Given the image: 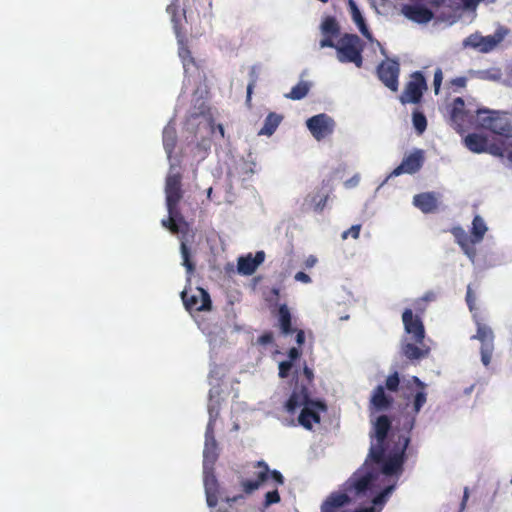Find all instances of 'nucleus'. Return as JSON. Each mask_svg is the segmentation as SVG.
<instances>
[{
	"instance_id": "f257e3e1",
	"label": "nucleus",
	"mask_w": 512,
	"mask_h": 512,
	"mask_svg": "<svg viewBox=\"0 0 512 512\" xmlns=\"http://www.w3.org/2000/svg\"><path fill=\"white\" fill-rule=\"evenodd\" d=\"M373 425L370 432L369 454L362 466L346 482V491H354L357 497L372 496L384 484L387 485L372 499V506L356 509L354 512H381L389 496L396 488V481L390 483V477L399 475L405 459V451L410 443V437L399 439L393 448H389L388 432L391 421L386 415H380L371 420Z\"/></svg>"
},
{
	"instance_id": "f03ea898",
	"label": "nucleus",
	"mask_w": 512,
	"mask_h": 512,
	"mask_svg": "<svg viewBox=\"0 0 512 512\" xmlns=\"http://www.w3.org/2000/svg\"><path fill=\"white\" fill-rule=\"evenodd\" d=\"M179 163L171 162L168 175L165 182L166 207L168 218L163 219L161 224L169 229L173 234L179 232V224L184 222V218L177 209V205L182 198L181 176L176 167Z\"/></svg>"
},
{
	"instance_id": "7ed1b4c3",
	"label": "nucleus",
	"mask_w": 512,
	"mask_h": 512,
	"mask_svg": "<svg viewBox=\"0 0 512 512\" xmlns=\"http://www.w3.org/2000/svg\"><path fill=\"white\" fill-rule=\"evenodd\" d=\"M297 408H302L298 422L304 428L311 430L313 423L320 422L319 411H325L326 406L320 401L311 400L304 387H296L285 404L289 413H294Z\"/></svg>"
},
{
	"instance_id": "20e7f679",
	"label": "nucleus",
	"mask_w": 512,
	"mask_h": 512,
	"mask_svg": "<svg viewBox=\"0 0 512 512\" xmlns=\"http://www.w3.org/2000/svg\"><path fill=\"white\" fill-rule=\"evenodd\" d=\"M362 50V41L357 35L345 34L336 43V58L341 63H353L361 67Z\"/></svg>"
},
{
	"instance_id": "39448f33",
	"label": "nucleus",
	"mask_w": 512,
	"mask_h": 512,
	"mask_svg": "<svg viewBox=\"0 0 512 512\" xmlns=\"http://www.w3.org/2000/svg\"><path fill=\"white\" fill-rule=\"evenodd\" d=\"M480 125L491 130L495 134L512 136V125L507 117L499 111L490 109H476Z\"/></svg>"
},
{
	"instance_id": "423d86ee",
	"label": "nucleus",
	"mask_w": 512,
	"mask_h": 512,
	"mask_svg": "<svg viewBox=\"0 0 512 512\" xmlns=\"http://www.w3.org/2000/svg\"><path fill=\"white\" fill-rule=\"evenodd\" d=\"M506 36V31L498 29L493 35L482 36L478 33L471 34L463 41L464 47H471L481 53H488L496 48Z\"/></svg>"
},
{
	"instance_id": "0eeeda50",
	"label": "nucleus",
	"mask_w": 512,
	"mask_h": 512,
	"mask_svg": "<svg viewBox=\"0 0 512 512\" xmlns=\"http://www.w3.org/2000/svg\"><path fill=\"white\" fill-rule=\"evenodd\" d=\"M306 126L312 136L317 141H321L333 133L335 121L329 115L320 113L308 118Z\"/></svg>"
},
{
	"instance_id": "6e6552de",
	"label": "nucleus",
	"mask_w": 512,
	"mask_h": 512,
	"mask_svg": "<svg viewBox=\"0 0 512 512\" xmlns=\"http://www.w3.org/2000/svg\"><path fill=\"white\" fill-rule=\"evenodd\" d=\"M256 467L259 469V471L257 472V479L254 480V481H252V480H244L241 483V485L243 487V490L247 494H250L253 491L257 490L260 487V485L262 483H264L268 479L269 475L278 484H283L284 478H283L282 474L279 471H276V470H273V471L270 472L269 468H268V465L264 461L257 462Z\"/></svg>"
},
{
	"instance_id": "1a4fd4ad",
	"label": "nucleus",
	"mask_w": 512,
	"mask_h": 512,
	"mask_svg": "<svg viewBox=\"0 0 512 512\" xmlns=\"http://www.w3.org/2000/svg\"><path fill=\"white\" fill-rule=\"evenodd\" d=\"M179 5H176L175 2L169 4L166 8L167 13L171 16V22L173 23V28L178 39L179 43V57L182 60L184 72L187 74L190 70V65H194V59L190 55V51L183 46L182 39L180 38L179 27H178V17L184 15V13L177 14V8Z\"/></svg>"
},
{
	"instance_id": "9d476101",
	"label": "nucleus",
	"mask_w": 512,
	"mask_h": 512,
	"mask_svg": "<svg viewBox=\"0 0 512 512\" xmlns=\"http://www.w3.org/2000/svg\"><path fill=\"white\" fill-rule=\"evenodd\" d=\"M424 162V154L420 149H416L409 155L405 156L401 162V164L396 167L388 176L387 179L391 177H397L402 174H414L420 170Z\"/></svg>"
},
{
	"instance_id": "9b49d317",
	"label": "nucleus",
	"mask_w": 512,
	"mask_h": 512,
	"mask_svg": "<svg viewBox=\"0 0 512 512\" xmlns=\"http://www.w3.org/2000/svg\"><path fill=\"white\" fill-rule=\"evenodd\" d=\"M426 89V81L420 72H415L412 79L407 83L400 100L405 103H418L422 97L423 90Z\"/></svg>"
},
{
	"instance_id": "f8f14e48",
	"label": "nucleus",
	"mask_w": 512,
	"mask_h": 512,
	"mask_svg": "<svg viewBox=\"0 0 512 512\" xmlns=\"http://www.w3.org/2000/svg\"><path fill=\"white\" fill-rule=\"evenodd\" d=\"M379 79L392 91L398 89L399 63L396 60L387 59L377 68Z\"/></svg>"
},
{
	"instance_id": "ddd939ff",
	"label": "nucleus",
	"mask_w": 512,
	"mask_h": 512,
	"mask_svg": "<svg viewBox=\"0 0 512 512\" xmlns=\"http://www.w3.org/2000/svg\"><path fill=\"white\" fill-rule=\"evenodd\" d=\"M402 321L405 332L411 335V339L422 345L425 338V330L419 317L414 316L411 309H406L402 314Z\"/></svg>"
},
{
	"instance_id": "4468645a",
	"label": "nucleus",
	"mask_w": 512,
	"mask_h": 512,
	"mask_svg": "<svg viewBox=\"0 0 512 512\" xmlns=\"http://www.w3.org/2000/svg\"><path fill=\"white\" fill-rule=\"evenodd\" d=\"M219 456V446L214 436V430L206 429L203 449V466L207 470L212 468Z\"/></svg>"
},
{
	"instance_id": "2eb2a0df",
	"label": "nucleus",
	"mask_w": 512,
	"mask_h": 512,
	"mask_svg": "<svg viewBox=\"0 0 512 512\" xmlns=\"http://www.w3.org/2000/svg\"><path fill=\"white\" fill-rule=\"evenodd\" d=\"M401 13L409 20L418 24H426L433 18V12L420 4H405Z\"/></svg>"
},
{
	"instance_id": "dca6fc26",
	"label": "nucleus",
	"mask_w": 512,
	"mask_h": 512,
	"mask_svg": "<svg viewBox=\"0 0 512 512\" xmlns=\"http://www.w3.org/2000/svg\"><path fill=\"white\" fill-rule=\"evenodd\" d=\"M473 113H475V111H472L469 108H465V102L461 97L454 99L451 110V120L455 126V129L460 131L463 127V124L473 118Z\"/></svg>"
},
{
	"instance_id": "f3484780",
	"label": "nucleus",
	"mask_w": 512,
	"mask_h": 512,
	"mask_svg": "<svg viewBox=\"0 0 512 512\" xmlns=\"http://www.w3.org/2000/svg\"><path fill=\"white\" fill-rule=\"evenodd\" d=\"M198 295H192L188 296V293L186 291H183L181 293V297L183 300V303L185 307L188 310H197V311H203L209 309L211 305L210 297L208 293L201 289H197Z\"/></svg>"
},
{
	"instance_id": "a211bd4d",
	"label": "nucleus",
	"mask_w": 512,
	"mask_h": 512,
	"mask_svg": "<svg viewBox=\"0 0 512 512\" xmlns=\"http://www.w3.org/2000/svg\"><path fill=\"white\" fill-rule=\"evenodd\" d=\"M451 233L454 236L456 243L461 247L463 253L472 262H474L477 255V250L475 248L477 243H472V236L468 235V233L459 226L452 228Z\"/></svg>"
},
{
	"instance_id": "6ab92c4d",
	"label": "nucleus",
	"mask_w": 512,
	"mask_h": 512,
	"mask_svg": "<svg viewBox=\"0 0 512 512\" xmlns=\"http://www.w3.org/2000/svg\"><path fill=\"white\" fill-rule=\"evenodd\" d=\"M265 260L264 251L256 252L253 257L251 253L246 256H241L238 258L237 270L239 274L249 276L252 275L259 265H261Z\"/></svg>"
},
{
	"instance_id": "aec40b11",
	"label": "nucleus",
	"mask_w": 512,
	"mask_h": 512,
	"mask_svg": "<svg viewBox=\"0 0 512 512\" xmlns=\"http://www.w3.org/2000/svg\"><path fill=\"white\" fill-rule=\"evenodd\" d=\"M203 475L207 505L210 508L216 507L218 505V498L216 496L217 481L213 475V467L206 470L203 466Z\"/></svg>"
},
{
	"instance_id": "412c9836",
	"label": "nucleus",
	"mask_w": 512,
	"mask_h": 512,
	"mask_svg": "<svg viewBox=\"0 0 512 512\" xmlns=\"http://www.w3.org/2000/svg\"><path fill=\"white\" fill-rule=\"evenodd\" d=\"M177 142V134L176 129L172 122L170 121L163 129V147L165 153L167 155V159L169 163L176 162L179 163L177 158H173L172 153L174 151L175 145Z\"/></svg>"
},
{
	"instance_id": "4be33fe9",
	"label": "nucleus",
	"mask_w": 512,
	"mask_h": 512,
	"mask_svg": "<svg viewBox=\"0 0 512 512\" xmlns=\"http://www.w3.org/2000/svg\"><path fill=\"white\" fill-rule=\"evenodd\" d=\"M392 403V398L387 396L384 387L378 385L372 393L370 405L373 412L386 411Z\"/></svg>"
},
{
	"instance_id": "5701e85b",
	"label": "nucleus",
	"mask_w": 512,
	"mask_h": 512,
	"mask_svg": "<svg viewBox=\"0 0 512 512\" xmlns=\"http://www.w3.org/2000/svg\"><path fill=\"white\" fill-rule=\"evenodd\" d=\"M401 351L409 360H419L425 358L429 353V348H421L417 343H412L408 338H403L401 342Z\"/></svg>"
},
{
	"instance_id": "b1692460",
	"label": "nucleus",
	"mask_w": 512,
	"mask_h": 512,
	"mask_svg": "<svg viewBox=\"0 0 512 512\" xmlns=\"http://www.w3.org/2000/svg\"><path fill=\"white\" fill-rule=\"evenodd\" d=\"M349 502L350 498L346 493L334 492L322 503L321 512H336L337 509L345 506Z\"/></svg>"
},
{
	"instance_id": "393cba45",
	"label": "nucleus",
	"mask_w": 512,
	"mask_h": 512,
	"mask_svg": "<svg viewBox=\"0 0 512 512\" xmlns=\"http://www.w3.org/2000/svg\"><path fill=\"white\" fill-rule=\"evenodd\" d=\"M212 385V388L209 392V403H208V414H209V421L207 423L206 429L210 428L211 430H214V424L215 421L219 415V389L210 383Z\"/></svg>"
},
{
	"instance_id": "a878e982",
	"label": "nucleus",
	"mask_w": 512,
	"mask_h": 512,
	"mask_svg": "<svg viewBox=\"0 0 512 512\" xmlns=\"http://www.w3.org/2000/svg\"><path fill=\"white\" fill-rule=\"evenodd\" d=\"M413 204L423 213H430L436 209L437 200L433 193L427 192L415 195Z\"/></svg>"
},
{
	"instance_id": "bb28decb",
	"label": "nucleus",
	"mask_w": 512,
	"mask_h": 512,
	"mask_svg": "<svg viewBox=\"0 0 512 512\" xmlns=\"http://www.w3.org/2000/svg\"><path fill=\"white\" fill-rule=\"evenodd\" d=\"M349 8H350L352 19L358 26L361 34L364 37H366L368 40L373 41L372 35L369 32L367 25L365 24V20L362 16L358 6L356 5V3L353 0H349Z\"/></svg>"
},
{
	"instance_id": "cd10ccee",
	"label": "nucleus",
	"mask_w": 512,
	"mask_h": 512,
	"mask_svg": "<svg viewBox=\"0 0 512 512\" xmlns=\"http://www.w3.org/2000/svg\"><path fill=\"white\" fill-rule=\"evenodd\" d=\"M327 202V195L319 191L308 194L304 200V205L316 212H321Z\"/></svg>"
},
{
	"instance_id": "c85d7f7f",
	"label": "nucleus",
	"mask_w": 512,
	"mask_h": 512,
	"mask_svg": "<svg viewBox=\"0 0 512 512\" xmlns=\"http://www.w3.org/2000/svg\"><path fill=\"white\" fill-rule=\"evenodd\" d=\"M487 230L488 227L484 219L479 215L475 216L471 228L472 243L479 244L483 240Z\"/></svg>"
},
{
	"instance_id": "c756f323",
	"label": "nucleus",
	"mask_w": 512,
	"mask_h": 512,
	"mask_svg": "<svg viewBox=\"0 0 512 512\" xmlns=\"http://www.w3.org/2000/svg\"><path fill=\"white\" fill-rule=\"evenodd\" d=\"M467 148L474 153H481L486 150L487 141L484 137L478 134H469L465 138Z\"/></svg>"
},
{
	"instance_id": "7c9ffc66",
	"label": "nucleus",
	"mask_w": 512,
	"mask_h": 512,
	"mask_svg": "<svg viewBox=\"0 0 512 512\" xmlns=\"http://www.w3.org/2000/svg\"><path fill=\"white\" fill-rule=\"evenodd\" d=\"M282 117L276 113H270L265 121L263 127L258 132L259 135L271 136L279 126Z\"/></svg>"
},
{
	"instance_id": "2f4dec72",
	"label": "nucleus",
	"mask_w": 512,
	"mask_h": 512,
	"mask_svg": "<svg viewBox=\"0 0 512 512\" xmlns=\"http://www.w3.org/2000/svg\"><path fill=\"white\" fill-rule=\"evenodd\" d=\"M279 323L281 332L284 335H289L293 333V329L291 327V314L288 307L285 304L279 307Z\"/></svg>"
},
{
	"instance_id": "473e14b6",
	"label": "nucleus",
	"mask_w": 512,
	"mask_h": 512,
	"mask_svg": "<svg viewBox=\"0 0 512 512\" xmlns=\"http://www.w3.org/2000/svg\"><path fill=\"white\" fill-rule=\"evenodd\" d=\"M309 91V83L300 82L296 86L292 88L290 93L286 95L288 98L293 100H301L303 99Z\"/></svg>"
},
{
	"instance_id": "72a5a7b5",
	"label": "nucleus",
	"mask_w": 512,
	"mask_h": 512,
	"mask_svg": "<svg viewBox=\"0 0 512 512\" xmlns=\"http://www.w3.org/2000/svg\"><path fill=\"white\" fill-rule=\"evenodd\" d=\"M472 338L478 339L482 344L493 343V332L489 327L478 324L477 334Z\"/></svg>"
},
{
	"instance_id": "f704fd0d",
	"label": "nucleus",
	"mask_w": 512,
	"mask_h": 512,
	"mask_svg": "<svg viewBox=\"0 0 512 512\" xmlns=\"http://www.w3.org/2000/svg\"><path fill=\"white\" fill-rule=\"evenodd\" d=\"M321 30L324 35L333 36L338 33L339 28L335 19L328 17L323 21L321 25Z\"/></svg>"
},
{
	"instance_id": "c9c22d12",
	"label": "nucleus",
	"mask_w": 512,
	"mask_h": 512,
	"mask_svg": "<svg viewBox=\"0 0 512 512\" xmlns=\"http://www.w3.org/2000/svg\"><path fill=\"white\" fill-rule=\"evenodd\" d=\"M180 253L182 257V265L186 268L187 273H192L194 271V265L190 261L189 249L183 241L181 242Z\"/></svg>"
},
{
	"instance_id": "e433bc0d",
	"label": "nucleus",
	"mask_w": 512,
	"mask_h": 512,
	"mask_svg": "<svg viewBox=\"0 0 512 512\" xmlns=\"http://www.w3.org/2000/svg\"><path fill=\"white\" fill-rule=\"evenodd\" d=\"M412 120H413V126H414L415 130L418 132V134H422L426 130V127H427L426 117L422 113L415 111L413 113Z\"/></svg>"
},
{
	"instance_id": "4c0bfd02",
	"label": "nucleus",
	"mask_w": 512,
	"mask_h": 512,
	"mask_svg": "<svg viewBox=\"0 0 512 512\" xmlns=\"http://www.w3.org/2000/svg\"><path fill=\"white\" fill-rule=\"evenodd\" d=\"M481 362L484 366H488L491 362L493 343H485L481 345Z\"/></svg>"
},
{
	"instance_id": "58836bf2",
	"label": "nucleus",
	"mask_w": 512,
	"mask_h": 512,
	"mask_svg": "<svg viewBox=\"0 0 512 512\" xmlns=\"http://www.w3.org/2000/svg\"><path fill=\"white\" fill-rule=\"evenodd\" d=\"M280 501V495L277 489L269 491L265 494L264 507L267 508L272 504Z\"/></svg>"
},
{
	"instance_id": "ea45409f",
	"label": "nucleus",
	"mask_w": 512,
	"mask_h": 512,
	"mask_svg": "<svg viewBox=\"0 0 512 512\" xmlns=\"http://www.w3.org/2000/svg\"><path fill=\"white\" fill-rule=\"evenodd\" d=\"M399 382H400V380H399L398 373H394L393 375H390L386 379V387L388 390L394 392L398 389Z\"/></svg>"
},
{
	"instance_id": "a19ab883",
	"label": "nucleus",
	"mask_w": 512,
	"mask_h": 512,
	"mask_svg": "<svg viewBox=\"0 0 512 512\" xmlns=\"http://www.w3.org/2000/svg\"><path fill=\"white\" fill-rule=\"evenodd\" d=\"M426 402V394L424 392H418L414 398V411L418 413Z\"/></svg>"
},
{
	"instance_id": "79ce46f5",
	"label": "nucleus",
	"mask_w": 512,
	"mask_h": 512,
	"mask_svg": "<svg viewBox=\"0 0 512 512\" xmlns=\"http://www.w3.org/2000/svg\"><path fill=\"white\" fill-rule=\"evenodd\" d=\"M443 79L442 70L440 68H437L434 73V80H433V86L435 94H438L440 91L441 83Z\"/></svg>"
},
{
	"instance_id": "37998d69",
	"label": "nucleus",
	"mask_w": 512,
	"mask_h": 512,
	"mask_svg": "<svg viewBox=\"0 0 512 512\" xmlns=\"http://www.w3.org/2000/svg\"><path fill=\"white\" fill-rule=\"evenodd\" d=\"M292 368L291 361H282L279 363V376L281 378H286L290 369Z\"/></svg>"
},
{
	"instance_id": "c03bdc74",
	"label": "nucleus",
	"mask_w": 512,
	"mask_h": 512,
	"mask_svg": "<svg viewBox=\"0 0 512 512\" xmlns=\"http://www.w3.org/2000/svg\"><path fill=\"white\" fill-rule=\"evenodd\" d=\"M360 229V225H353L349 230L342 233V239H347L349 235H351L354 239H357L359 237Z\"/></svg>"
},
{
	"instance_id": "a18cd8bd",
	"label": "nucleus",
	"mask_w": 512,
	"mask_h": 512,
	"mask_svg": "<svg viewBox=\"0 0 512 512\" xmlns=\"http://www.w3.org/2000/svg\"><path fill=\"white\" fill-rule=\"evenodd\" d=\"M195 108H197V111L193 112L191 114V117H198V116H204L206 107L204 101H200V99L196 100Z\"/></svg>"
},
{
	"instance_id": "49530a36",
	"label": "nucleus",
	"mask_w": 512,
	"mask_h": 512,
	"mask_svg": "<svg viewBox=\"0 0 512 512\" xmlns=\"http://www.w3.org/2000/svg\"><path fill=\"white\" fill-rule=\"evenodd\" d=\"M294 279L305 284H309L312 281L310 276L302 271L297 272L294 276Z\"/></svg>"
},
{
	"instance_id": "de8ad7c7",
	"label": "nucleus",
	"mask_w": 512,
	"mask_h": 512,
	"mask_svg": "<svg viewBox=\"0 0 512 512\" xmlns=\"http://www.w3.org/2000/svg\"><path fill=\"white\" fill-rule=\"evenodd\" d=\"M360 182V176L359 174L354 175L350 179L346 180L344 185L346 188H353L356 187Z\"/></svg>"
},
{
	"instance_id": "09e8293b",
	"label": "nucleus",
	"mask_w": 512,
	"mask_h": 512,
	"mask_svg": "<svg viewBox=\"0 0 512 512\" xmlns=\"http://www.w3.org/2000/svg\"><path fill=\"white\" fill-rule=\"evenodd\" d=\"M273 341L272 333H265L258 338V343L261 345L270 344Z\"/></svg>"
},
{
	"instance_id": "8fccbe9b",
	"label": "nucleus",
	"mask_w": 512,
	"mask_h": 512,
	"mask_svg": "<svg viewBox=\"0 0 512 512\" xmlns=\"http://www.w3.org/2000/svg\"><path fill=\"white\" fill-rule=\"evenodd\" d=\"M318 262V259L314 256V255H309L305 261H304V266L305 268H312L314 267Z\"/></svg>"
},
{
	"instance_id": "3c124183",
	"label": "nucleus",
	"mask_w": 512,
	"mask_h": 512,
	"mask_svg": "<svg viewBox=\"0 0 512 512\" xmlns=\"http://www.w3.org/2000/svg\"><path fill=\"white\" fill-rule=\"evenodd\" d=\"M469 499V489L466 487L464 489V493H463V498H462V501H461V504H460V509H459V512H463L466 508V503Z\"/></svg>"
},
{
	"instance_id": "603ef678",
	"label": "nucleus",
	"mask_w": 512,
	"mask_h": 512,
	"mask_svg": "<svg viewBox=\"0 0 512 512\" xmlns=\"http://www.w3.org/2000/svg\"><path fill=\"white\" fill-rule=\"evenodd\" d=\"M466 82H467V79L465 77H457L451 81V84L453 86H457V87H465Z\"/></svg>"
},
{
	"instance_id": "864d4df0",
	"label": "nucleus",
	"mask_w": 512,
	"mask_h": 512,
	"mask_svg": "<svg viewBox=\"0 0 512 512\" xmlns=\"http://www.w3.org/2000/svg\"><path fill=\"white\" fill-rule=\"evenodd\" d=\"M320 47L321 48L331 47V48L336 49V43H334L333 40H331L329 38H325L320 41Z\"/></svg>"
},
{
	"instance_id": "5fc2aeb1",
	"label": "nucleus",
	"mask_w": 512,
	"mask_h": 512,
	"mask_svg": "<svg viewBox=\"0 0 512 512\" xmlns=\"http://www.w3.org/2000/svg\"><path fill=\"white\" fill-rule=\"evenodd\" d=\"M466 301H467V304H468L470 310H472L473 309L474 298H473L470 286H468V288H467Z\"/></svg>"
},
{
	"instance_id": "6e6d98bb",
	"label": "nucleus",
	"mask_w": 512,
	"mask_h": 512,
	"mask_svg": "<svg viewBox=\"0 0 512 512\" xmlns=\"http://www.w3.org/2000/svg\"><path fill=\"white\" fill-rule=\"evenodd\" d=\"M288 356H289V361L293 362L294 360H296L299 356H300V352L297 348L293 347L289 350L288 352Z\"/></svg>"
},
{
	"instance_id": "4d7b16f0",
	"label": "nucleus",
	"mask_w": 512,
	"mask_h": 512,
	"mask_svg": "<svg viewBox=\"0 0 512 512\" xmlns=\"http://www.w3.org/2000/svg\"><path fill=\"white\" fill-rule=\"evenodd\" d=\"M305 341V334L303 330H298L296 335V342L298 345H302Z\"/></svg>"
},
{
	"instance_id": "13d9d810",
	"label": "nucleus",
	"mask_w": 512,
	"mask_h": 512,
	"mask_svg": "<svg viewBox=\"0 0 512 512\" xmlns=\"http://www.w3.org/2000/svg\"><path fill=\"white\" fill-rule=\"evenodd\" d=\"M414 424H415V418L413 417L409 421L404 423L403 428L405 430H407L408 432H410L413 429Z\"/></svg>"
},
{
	"instance_id": "bf43d9fd",
	"label": "nucleus",
	"mask_w": 512,
	"mask_h": 512,
	"mask_svg": "<svg viewBox=\"0 0 512 512\" xmlns=\"http://www.w3.org/2000/svg\"><path fill=\"white\" fill-rule=\"evenodd\" d=\"M304 375L308 379V381H311L313 378V371L308 368L307 366L304 367Z\"/></svg>"
},
{
	"instance_id": "052dcab7",
	"label": "nucleus",
	"mask_w": 512,
	"mask_h": 512,
	"mask_svg": "<svg viewBox=\"0 0 512 512\" xmlns=\"http://www.w3.org/2000/svg\"><path fill=\"white\" fill-rule=\"evenodd\" d=\"M435 299V294L433 292H427L423 296L422 300L424 301H433Z\"/></svg>"
},
{
	"instance_id": "680f3d73",
	"label": "nucleus",
	"mask_w": 512,
	"mask_h": 512,
	"mask_svg": "<svg viewBox=\"0 0 512 512\" xmlns=\"http://www.w3.org/2000/svg\"><path fill=\"white\" fill-rule=\"evenodd\" d=\"M199 146L204 150H208L210 148V142L208 140H203L202 143L199 144Z\"/></svg>"
},
{
	"instance_id": "e2e57ef3",
	"label": "nucleus",
	"mask_w": 512,
	"mask_h": 512,
	"mask_svg": "<svg viewBox=\"0 0 512 512\" xmlns=\"http://www.w3.org/2000/svg\"><path fill=\"white\" fill-rule=\"evenodd\" d=\"M414 382L421 388H424L425 387V384L417 377H414Z\"/></svg>"
},
{
	"instance_id": "0e129e2a",
	"label": "nucleus",
	"mask_w": 512,
	"mask_h": 512,
	"mask_svg": "<svg viewBox=\"0 0 512 512\" xmlns=\"http://www.w3.org/2000/svg\"><path fill=\"white\" fill-rule=\"evenodd\" d=\"M216 129L219 132L220 136L224 137V127L221 124H219L217 125Z\"/></svg>"
},
{
	"instance_id": "69168bd1",
	"label": "nucleus",
	"mask_w": 512,
	"mask_h": 512,
	"mask_svg": "<svg viewBox=\"0 0 512 512\" xmlns=\"http://www.w3.org/2000/svg\"><path fill=\"white\" fill-rule=\"evenodd\" d=\"M252 87H253V84L250 83L248 86H247V99L249 100L250 99V96H251V93H252Z\"/></svg>"
},
{
	"instance_id": "338daca9",
	"label": "nucleus",
	"mask_w": 512,
	"mask_h": 512,
	"mask_svg": "<svg viewBox=\"0 0 512 512\" xmlns=\"http://www.w3.org/2000/svg\"><path fill=\"white\" fill-rule=\"evenodd\" d=\"M210 344L213 345V346H216L217 345V339H212L210 338Z\"/></svg>"
},
{
	"instance_id": "774afa93",
	"label": "nucleus",
	"mask_w": 512,
	"mask_h": 512,
	"mask_svg": "<svg viewBox=\"0 0 512 512\" xmlns=\"http://www.w3.org/2000/svg\"><path fill=\"white\" fill-rule=\"evenodd\" d=\"M508 159L510 162H512V150L508 153Z\"/></svg>"
}]
</instances>
